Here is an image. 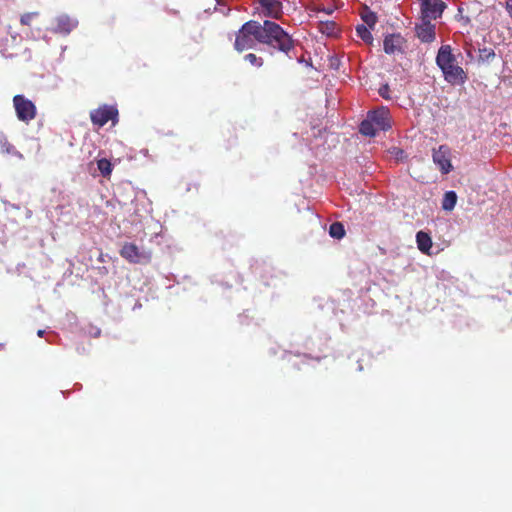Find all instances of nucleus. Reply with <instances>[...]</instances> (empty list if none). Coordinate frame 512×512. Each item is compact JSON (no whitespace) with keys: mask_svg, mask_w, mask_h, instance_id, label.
<instances>
[{"mask_svg":"<svg viewBox=\"0 0 512 512\" xmlns=\"http://www.w3.org/2000/svg\"><path fill=\"white\" fill-rule=\"evenodd\" d=\"M267 44L284 53L294 47L291 36L275 22L265 20L263 24L257 21H248L239 29L234 47L237 51L253 49L256 43Z\"/></svg>","mask_w":512,"mask_h":512,"instance_id":"1","label":"nucleus"},{"mask_svg":"<svg viewBox=\"0 0 512 512\" xmlns=\"http://www.w3.org/2000/svg\"><path fill=\"white\" fill-rule=\"evenodd\" d=\"M436 63L443 72L444 79L450 84H462L465 82L466 74L464 70L457 64L455 56L452 54L449 45L440 47Z\"/></svg>","mask_w":512,"mask_h":512,"instance_id":"2","label":"nucleus"},{"mask_svg":"<svg viewBox=\"0 0 512 512\" xmlns=\"http://www.w3.org/2000/svg\"><path fill=\"white\" fill-rule=\"evenodd\" d=\"M13 106L15 108L17 118L22 122L29 123L36 117L35 104L23 95L14 96Z\"/></svg>","mask_w":512,"mask_h":512,"instance_id":"3","label":"nucleus"},{"mask_svg":"<svg viewBox=\"0 0 512 512\" xmlns=\"http://www.w3.org/2000/svg\"><path fill=\"white\" fill-rule=\"evenodd\" d=\"M120 255L130 263L142 264L148 263L151 260V253L142 250L133 243H125L121 250Z\"/></svg>","mask_w":512,"mask_h":512,"instance_id":"4","label":"nucleus"},{"mask_svg":"<svg viewBox=\"0 0 512 512\" xmlns=\"http://www.w3.org/2000/svg\"><path fill=\"white\" fill-rule=\"evenodd\" d=\"M432 159L443 174H448L453 169L451 164V150L446 145H441L437 149H433Z\"/></svg>","mask_w":512,"mask_h":512,"instance_id":"5","label":"nucleus"},{"mask_svg":"<svg viewBox=\"0 0 512 512\" xmlns=\"http://www.w3.org/2000/svg\"><path fill=\"white\" fill-rule=\"evenodd\" d=\"M117 115V109L108 105H103L90 113L91 121L99 127L104 126L109 120L114 121Z\"/></svg>","mask_w":512,"mask_h":512,"instance_id":"6","label":"nucleus"},{"mask_svg":"<svg viewBox=\"0 0 512 512\" xmlns=\"http://www.w3.org/2000/svg\"><path fill=\"white\" fill-rule=\"evenodd\" d=\"M445 4L440 0H424L421 5L423 19L433 20L441 16Z\"/></svg>","mask_w":512,"mask_h":512,"instance_id":"7","label":"nucleus"},{"mask_svg":"<svg viewBox=\"0 0 512 512\" xmlns=\"http://www.w3.org/2000/svg\"><path fill=\"white\" fill-rule=\"evenodd\" d=\"M367 116L379 131H385L391 127L390 113L389 110L385 107H381L375 111L369 112Z\"/></svg>","mask_w":512,"mask_h":512,"instance_id":"8","label":"nucleus"},{"mask_svg":"<svg viewBox=\"0 0 512 512\" xmlns=\"http://www.w3.org/2000/svg\"><path fill=\"white\" fill-rule=\"evenodd\" d=\"M262 13L265 17L279 19L283 14V6L280 0H259Z\"/></svg>","mask_w":512,"mask_h":512,"instance_id":"9","label":"nucleus"},{"mask_svg":"<svg viewBox=\"0 0 512 512\" xmlns=\"http://www.w3.org/2000/svg\"><path fill=\"white\" fill-rule=\"evenodd\" d=\"M416 34L422 42H432L435 39V26L431 24V20L423 19L416 25Z\"/></svg>","mask_w":512,"mask_h":512,"instance_id":"10","label":"nucleus"},{"mask_svg":"<svg viewBox=\"0 0 512 512\" xmlns=\"http://www.w3.org/2000/svg\"><path fill=\"white\" fill-rule=\"evenodd\" d=\"M403 38L399 34H391L385 37L383 46L387 54H395L401 52L403 46Z\"/></svg>","mask_w":512,"mask_h":512,"instance_id":"11","label":"nucleus"},{"mask_svg":"<svg viewBox=\"0 0 512 512\" xmlns=\"http://www.w3.org/2000/svg\"><path fill=\"white\" fill-rule=\"evenodd\" d=\"M56 22L55 31L63 34L70 33L77 26V21L66 15L57 17Z\"/></svg>","mask_w":512,"mask_h":512,"instance_id":"12","label":"nucleus"},{"mask_svg":"<svg viewBox=\"0 0 512 512\" xmlns=\"http://www.w3.org/2000/svg\"><path fill=\"white\" fill-rule=\"evenodd\" d=\"M416 242H417V246H418V249L423 252V253H429V250L431 249L432 247V240H431V237L423 232V231H419L417 234H416Z\"/></svg>","mask_w":512,"mask_h":512,"instance_id":"13","label":"nucleus"},{"mask_svg":"<svg viewBox=\"0 0 512 512\" xmlns=\"http://www.w3.org/2000/svg\"><path fill=\"white\" fill-rule=\"evenodd\" d=\"M0 151L1 153L17 156L20 159L23 158V155L17 151L15 147L10 144L7 138L2 134L0 135Z\"/></svg>","mask_w":512,"mask_h":512,"instance_id":"14","label":"nucleus"},{"mask_svg":"<svg viewBox=\"0 0 512 512\" xmlns=\"http://www.w3.org/2000/svg\"><path fill=\"white\" fill-rule=\"evenodd\" d=\"M457 203V194L454 191H447L442 201V209L452 211Z\"/></svg>","mask_w":512,"mask_h":512,"instance_id":"15","label":"nucleus"},{"mask_svg":"<svg viewBox=\"0 0 512 512\" xmlns=\"http://www.w3.org/2000/svg\"><path fill=\"white\" fill-rule=\"evenodd\" d=\"M377 131L379 130L376 128V126L368 116L360 124V132L365 136L373 137L376 135Z\"/></svg>","mask_w":512,"mask_h":512,"instance_id":"16","label":"nucleus"},{"mask_svg":"<svg viewBox=\"0 0 512 512\" xmlns=\"http://www.w3.org/2000/svg\"><path fill=\"white\" fill-rule=\"evenodd\" d=\"M97 167L102 176L107 177L112 172V165L109 160L106 158L99 159L97 161Z\"/></svg>","mask_w":512,"mask_h":512,"instance_id":"17","label":"nucleus"},{"mask_svg":"<svg viewBox=\"0 0 512 512\" xmlns=\"http://www.w3.org/2000/svg\"><path fill=\"white\" fill-rule=\"evenodd\" d=\"M329 234L331 237L341 239L345 235L344 227L341 223L335 222L330 225Z\"/></svg>","mask_w":512,"mask_h":512,"instance_id":"18","label":"nucleus"},{"mask_svg":"<svg viewBox=\"0 0 512 512\" xmlns=\"http://www.w3.org/2000/svg\"><path fill=\"white\" fill-rule=\"evenodd\" d=\"M358 36L365 42H371L372 41V35L369 29L364 25H359L356 28Z\"/></svg>","mask_w":512,"mask_h":512,"instance_id":"19","label":"nucleus"},{"mask_svg":"<svg viewBox=\"0 0 512 512\" xmlns=\"http://www.w3.org/2000/svg\"><path fill=\"white\" fill-rule=\"evenodd\" d=\"M245 60L248 61L250 64L260 67L263 64V61L261 58H258L255 54L249 53L245 56Z\"/></svg>","mask_w":512,"mask_h":512,"instance_id":"20","label":"nucleus"},{"mask_svg":"<svg viewBox=\"0 0 512 512\" xmlns=\"http://www.w3.org/2000/svg\"><path fill=\"white\" fill-rule=\"evenodd\" d=\"M363 20L368 26L372 27L376 23V16L373 13H368L363 16Z\"/></svg>","mask_w":512,"mask_h":512,"instance_id":"21","label":"nucleus"},{"mask_svg":"<svg viewBox=\"0 0 512 512\" xmlns=\"http://www.w3.org/2000/svg\"><path fill=\"white\" fill-rule=\"evenodd\" d=\"M35 15H37V13H26L21 16L20 21L23 25H29Z\"/></svg>","mask_w":512,"mask_h":512,"instance_id":"22","label":"nucleus"},{"mask_svg":"<svg viewBox=\"0 0 512 512\" xmlns=\"http://www.w3.org/2000/svg\"><path fill=\"white\" fill-rule=\"evenodd\" d=\"M389 92H390V88L387 84L381 86L379 88V94L381 97H383L384 99H390V95H389Z\"/></svg>","mask_w":512,"mask_h":512,"instance_id":"23","label":"nucleus"},{"mask_svg":"<svg viewBox=\"0 0 512 512\" xmlns=\"http://www.w3.org/2000/svg\"><path fill=\"white\" fill-rule=\"evenodd\" d=\"M482 52L485 53V58L487 60L495 57V52L491 49H484Z\"/></svg>","mask_w":512,"mask_h":512,"instance_id":"24","label":"nucleus"},{"mask_svg":"<svg viewBox=\"0 0 512 512\" xmlns=\"http://www.w3.org/2000/svg\"><path fill=\"white\" fill-rule=\"evenodd\" d=\"M507 9L509 10L510 14L512 15V1H509L507 3Z\"/></svg>","mask_w":512,"mask_h":512,"instance_id":"25","label":"nucleus"},{"mask_svg":"<svg viewBox=\"0 0 512 512\" xmlns=\"http://www.w3.org/2000/svg\"><path fill=\"white\" fill-rule=\"evenodd\" d=\"M394 151H395V155H396V157H399V155H401V154L403 153V151H402V150L397 149V148H394Z\"/></svg>","mask_w":512,"mask_h":512,"instance_id":"26","label":"nucleus"},{"mask_svg":"<svg viewBox=\"0 0 512 512\" xmlns=\"http://www.w3.org/2000/svg\"><path fill=\"white\" fill-rule=\"evenodd\" d=\"M44 333H45V331H44V330H38L37 335H38L39 337H42V336L44 335Z\"/></svg>","mask_w":512,"mask_h":512,"instance_id":"27","label":"nucleus"}]
</instances>
